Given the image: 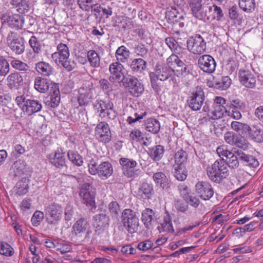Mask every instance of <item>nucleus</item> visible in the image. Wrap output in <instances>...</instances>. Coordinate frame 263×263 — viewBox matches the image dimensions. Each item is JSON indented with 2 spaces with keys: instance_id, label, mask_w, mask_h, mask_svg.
Here are the masks:
<instances>
[{
  "instance_id": "17",
  "label": "nucleus",
  "mask_w": 263,
  "mask_h": 263,
  "mask_svg": "<svg viewBox=\"0 0 263 263\" xmlns=\"http://www.w3.org/2000/svg\"><path fill=\"white\" fill-rule=\"evenodd\" d=\"M198 65L204 72L211 73L216 68V62L211 55L205 54L200 57L198 60Z\"/></svg>"
},
{
  "instance_id": "18",
  "label": "nucleus",
  "mask_w": 263,
  "mask_h": 263,
  "mask_svg": "<svg viewBox=\"0 0 263 263\" xmlns=\"http://www.w3.org/2000/svg\"><path fill=\"white\" fill-rule=\"evenodd\" d=\"M239 79L241 84L246 87L253 88L256 86V78L249 70L240 69Z\"/></svg>"
},
{
  "instance_id": "60",
  "label": "nucleus",
  "mask_w": 263,
  "mask_h": 263,
  "mask_svg": "<svg viewBox=\"0 0 263 263\" xmlns=\"http://www.w3.org/2000/svg\"><path fill=\"white\" fill-rule=\"evenodd\" d=\"M43 212L36 211L31 218V222L34 226H38L44 218Z\"/></svg>"
},
{
  "instance_id": "30",
  "label": "nucleus",
  "mask_w": 263,
  "mask_h": 263,
  "mask_svg": "<svg viewBox=\"0 0 263 263\" xmlns=\"http://www.w3.org/2000/svg\"><path fill=\"white\" fill-rule=\"evenodd\" d=\"M167 67L171 71L175 72L176 69L183 67L184 63L175 54H171L166 60Z\"/></svg>"
},
{
  "instance_id": "59",
  "label": "nucleus",
  "mask_w": 263,
  "mask_h": 263,
  "mask_svg": "<svg viewBox=\"0 0 263 263\" xmlns=\"http://www.w3.org/2000/svg\"><path fill=\"white\" fill-rule=\"evenodd\" d=\"M11 65L13 68L20 71H26L29 67L26 63L18 60H12Z\"/></svg>"
},
{
  "instance_id": "24",
  "label": "nucleus",
  "mask_w": 263,
  "mask_h": 263,
  "mask_svg": "<svg viewBox=\"0 0 263 263\" xmlns=\"http://www.w3.org/2000/svg\"><path fill=\"white\" fill-rule=\"evenodd\" d=\"M95 221L94 226L98 229L100 230L109 224V217L107 215L106 210L93 216Z\"/></svg>"
},
{
  "instance_id": "9",
  "label": "nucleus",
  "mask_w": 263,
  "mask_h": 263,
  "mask_svg": "<svg viewBox=\"0 0 263 263\" xmlns=\"http://www.w3.org/2000/svg\"><path fill=\"white\" fill-rule=\"evenodd\" d=\"M119 163L122 166L123 174L128 178L134 179L142 174L141 171L136 168L137 162L135 160L121 158L119 159Z\"/></svg>"
},
{
  "instance_id": "10",
  "label": "nucleus",
  "mask_w": 263,
  "mask_h": 263,
  "mask_svg": "<svg viewBox=\"0 0 263 263\" xmlns=\"http://www.w3.org/2000/svg\"><path fill=\"white\" fill-rule=\"evenodd\" d=\"M204 100L205 96L203 89L197 87L189 95L187 103L189 107L192 110L197 111L201 109L203 105Z\"/></svg>"
},
{
  "instance_id": "50",
  "label": "nucleus",
  "mask_w": 263,
  "mask_h": 263,
  "mask_svg": "<svg viewBox=\"0 0 263 263\" xmlns=\"http://www.w3.org/2000/svg\"><path fill=\"white\" fill-rule=\"evenodd\" d=\"M238 156L233 153L226 158V162L228 166L232 169H235L238 167L239 165Z\"/></svg>"
},
{
  "instance_id": "20",
  "label": "nucleus",
  "mask_w": 263,
  "mask_h": 263,
  "mask_svg": "<svg viewBox=\"0 0 263 263\" xmlns=\"http://www.w3.org/2000/svg\"><path fill=\"white\" fill-rule=\"evenodd\" d=\"M236 154L238 156L239 161L243 165L253 168L258 166L259 162L254 156L239 151H237Z\"/></svg>"
},
{
  "instance_id": "38",
  "label": "nucleus",
  "mask_w": 263,
  "mask_h": 263,
  "mask_svg": "<svg viewBox=\"0 0 263 263\" xmlns=\"http://www.w3.org/2000/svg\"><path fill=\"white\" fill-rule=\"evenodd\" d=\"M115 57L117 60V62L125 63L129 57V51L124 46H121L116 50Z\"/></svg>"
},
{
  "instance_id": "47",
  "label": "nucleus",
  "mask_w": 263,
  "mask_h": 263,
  "mask_svg": "<svg viewBox=\"0 0 263 263\" xmlns=\"http://www.w3.org/2000/svg\"><path fill=\"white\" fill-rule=\"evenodd\" d=\"M67 156L69 160L76 165L80 166L83 165V158L77 152L69 151L67 153Z\"/></svg>"
},
{
  "instance_id": "35",
  "label": "nucleus",
  "mask_w": 263,
  "mask_h": 263,
  "mask_svg": "<svg viewBox=\"0 0 263 263\" xmlns=\"http://www.w3.org/2000/svg\"><path fill=\"white\" fill-rule=\"evenodd\" d=\"M7 20L10 27L17 29L22 28L24 23L23 17L19 14L8 16Z\"/></svg>"
},
{
  "instance_id": "39",
  "label": "nucleus",
  "mask_w": 263,
  "mask_h": 263,
  "mask_svg": "<svg viewBox=\"0 0 263 263\" xmlns=\"http://www.w3.org/2000/svg\"><path fill=\"white\" fill-rule=\"evenodd\" d=\"M145 129L153 134H157L160 128V122L154 118L148 119L145 123Z\"/></svg>"
},
{
  "instance_id": "31",
  "label": "nucleus",
  "mask_w": 263,
  "mask_h": 263,
  "mask_svg": "<svg viewBox=\"0 0 263 263\" xmlns=\"http://www.w3.org/2000/svg\"><path fill=\"white\" fill-rule=\"evenodd\" d=\"M138 194L142 198L149 199L153 194V187L148 183H143L139 187Z\"/></svg>"
},
{
  "instance_id": "64",
  "label": "nucleus",
  "mask_w": 263,
  "mask_h": 263,
  "mask_svg": "<svg viewBox=\"0 0 263 263\" xmlns=\"http://www.w3.org/2000/svg\"><path fill=\"white\" fill-rule=\"evenodd\" d=\"M241 109H239V108H229V110H226V112L228 113V115L231 118L235 119V120H239L241 118L242 115L240 112V110Z\"/></svg>"
},
{
  "instance_id": "2",
  "label": "nucleus",
  "mask_w": 263,
  "mask_h": 263,
  "mask_svg": "<svg viewBox=\"0 0 263 263\" xmlns=\"http://www.w3.org/2000/svg\"><path fill=\"white\" fill-rule=\"evenodd\" d=\"M97 164V162L93 158L88 161V171L91 175H98L102 179H106L112 175L113 168L109 162L105 161L101 163L99 165Z\"/></svg>"
},
{
  "instance_id": "23",
  "label": "nucleus",
  "mask_w": 263,
  "mask_h": 263,
  "mask_svg": "<svg viewBox=\"0 0 263 263\" xmlns=\"http://www.w3.org/2000/svg\"><path fill=\"white\" fill-rule=\"evenodd\" d=\"M202 110L205 112H209L211 118L213 120L221 118L223 116L224 111L226 110L224 106L219 105H213L212 108L210 109L206 103Z\"/></svg>"
},
{
  "instance_id": "41",
  "label": "nucleus",
  "mask_w": 263,
  "mask_h": 263,
  "mask_svg": "<svg viewBox=\"0 0 263 263\" xmlns=\"http://www.w3.org/2000/svg\"><path fill=\"white\" fill-rule=\"evenodd\" d=\"M231 127L232 130L240 135V134L244 135L247 133L249 125L245 123L234 121L231 122Z\"/></svg>"
},
{
  "instance_id": "12",
  "label": "nucleus",
  "mask_w": 263,
  "mask_h": 263,
  "mask_svg": "<svg viewBox=\"0 0 263 263\" xmlns=\"http://www.w3.org/2000/svg\"><path fill=\"white\" fill-rule=\"evenodd\" d=\"M195 192L201 199L208 201L214 195V191L212 185L208 181H198L195 186Z\"/></svg>"
},
{
  "instance_id": "48",
  "label": "nucleus",
  "mask_w": 263,
  "mask_h": 263,
  "mask_svg": "<svg viewBox=\"0 0 263 263\" xmlns=\"http://www.w3.org/2000/svg\"><path fill=\"white\" fill-rule=\"evenodd\" d=\"M28 43L34 54H38L41 52L42 45L36 36H32L30 38Z\"/></svg>"
},
{
  "instance_id": "57",
  "label": "nucleus",
  "mask_w": 263,
  "mask_h": 263,
  "mask_svg": "<svg viewBox=\"0 0 263 263\" xmlns=\"http://www.w3.org/2000/svg\"><path fill=\"white\" fill-rule=\"evenodd\" d=\"M30 5L29 0H20L16 6L18 8L17 10L20 13H25L28 11Z\"/></svg>"
},
{
  "instance_id": "52",
  "label": "nucleus",
  "mask_w": 263,
  "mask_h": 263,
  "mask_svg": "<svg viewBox=\"0 0 263 263\" xmlns=\"http://www.w3.org/2000/svg\"><path fill=\"white\" fill-rule=\"evenodd\" d=\"M191 10L193 16L199 20H203L208 15V11H204L202 6L192 8Z\"/></svg>"
},
{
  "instance_id": "42",
  "label": "nucleus",
  "mask_w": 263,
  "mask_h": 263,
  "mask_svg": "<svg viewBox=\"0 0 263 263\" xmlns=\"http://www.w3.org/2000/svg\"><path fill=\"white\" fill-rule=\"evenodd\" d=\"M230 79L228 77H224L220 79H214L211 86L216 89L225 90L230 86Z\"/></svg>"
},
{
  "instance_id": "29",
  "label": "nucleus",
  "mask_w": 263,
  "mask_h": 263,
  "mask_svg": "<svg viewBox=\"0 0 263 263\" xmlns=\"http://www.w3.org/2000/svg\"><path fill=\"white\" fill-rule=\"evenodd\" d=\"M79 92L78 101L80 105H86L91 102L92 93L90 89L80 88Z\"/></svg>"
},
{
  "instance_id": "28",
  "label": "nucleus",
  "mask_w": 263,
  "mask_h": 263,
  "mask_svg": "<svg viewBox=\"0 0 263 263\" xmlns=\"http://www.w3.org/2000/svg\"><path fill=\"white\" fill-rule=\"evenodd\" d=\"M42 108L41 103L37 100L28 99L26 101L24 111L26 112L28 115L40 111Z\"/></svg>"
},
{
  "instance_id": "8",
  "label": "nucleus",
  "mask_w": 263,
  "mask_h": 263,
  "mask_svg": "<svg viewBox=\"0 0 263 263\" xmlns=\"http://www.w3.org/2000/svg\"><path fill=\"white\" fill-rule=\"evenodd\" d=\"M125 87L133 96L138 97L144 90V85L137 78L128 75L122 80Z\"/></svg>"
},
{
  "instance_id": "4",
  "label": "nucleus",
  "mask_w": 263,
  "mask_h": 263,
  "mask_svg": "<svg viewBox=\"0 0 263 263\" xmlns=\"http://www.w3.org/2000/svg\"><path fill=\"white\" fill-rule=\"evenodd\" d=\"M121 221L128 233L133 234L137 231L139 225V220L136 213L133 210L124 209L121 213Z\"/></svg>"
},
{
  "instance_id": "49",
  "label": "nucleus",
  "mask_w": 263,
  "mask_h": 263,
  "mask_svg": "<svg viewBox=\"0 0 263 263\" xmlns=\"http://www.w3.org/2000/svg\"><path fill=\"white\" fill-rule=\"evenodd\" d=\"M13 248L6 242H0V254L6 256H11L14 254Z\"/></svg>"
},
{
  "instance_id": "11",
  "label": "nucleus",
  "mask_w": 263,
  "mask_h": 263,
  "mask_svg": "<svg viewBox=\"0 0 263 263\" xmlns=\"http://www.w3.org/2000/svg\"><path fill=\"white\" fill-rule=\"evenodd\" d=\"M7 44L11 50L16 54H21L25 51L24 39L16 32H10L7 37Z\"/></svg>"
},
{
  "instance_id": "36",
  "label": "nucleus",
  "mask_w": 263,
  "mask_h": 263,
  "mask_svg": "<svg viewBox=\"0 0 263 263\" xmlns=\"http://www.w3.org/2000/svg\"><path fill=\"white\" fill-rule=\"evenodd\" d=\"M34 88L41 93H45L49 89V83L46 79L36 77L34 80Z\"/></svg>"
},
{
  "instance_id": "33",
  "label": "nucleus",
  "mask_w": 263,
  "mask_h": 263,
  "mask_svg": "<svg viewBox=\"0 0 263 263\" xmlns=\"http://www.w3.org/2000/svg\"><path fill=\"white\" fill-rule=\"evenodd\" d=\"M164 152V147L161 145H158L150 148L148 154L154 161H158L162 158Z\"/></svg>"
},
{
  "instance_id": "63",
  "label": "nucleus",
  "mask_w": 263,
  "mask_h": 263,
  "mask_svg": "<svg viewBox=\"0 0 263 263\" xmlns=\"http://www.w3.org/2000/svg\"><path fill=\"white\" fill-rule=\"evenodd\" d=\"M108 208L112 217H116L118 215V213L120 211V205L117 201H114L110 202L108 205Z\"/></svg>"
},
{
  "instance_id": "44",
  "label": "nucleus",
  "mask_w": 263,
  "mask_h": 263,
  "mask_svg": "<svg viewBox=\"0 0 263 263\" xmlns=\"http://www.w3.org/2000/svg\"><path fill=\"white\" fill-rule=\"evenodd\" d=\"M87 60L90 66L92 67H99L100 65V58L98 53L93 50H90L87 52Z\"/></svg>"
},
{
  "instance_id": "13",
  "label": "nucleus",
  "mask_w": 263,
  "mask_h": 263,
  "mask_svg": "<svg viewBox=\"0 0 263 263\" xmlns=\"http://www.w3.org/2000/svg\"><path fill=\"white\" fill-rule=\"evenodd\" d=\"M108 70L110 73L109 80L113 84L122 82L123 78H126L124 76V66L120 62H115L111 63Z\"/></svg>"
},
{
  "instance_id": "19",
  "label": "nucleus",
  "mask_w": 263,
  "mask_h": 263,
  "mask_svg": "<svg viewBox=\"0 0 263 263\" xmlns=\"http://www.w3.org/2000/svg\"><path fill=\"white\" fill-rule=\"evenodd\" d=\"M153 179L155 184L163 190L166 191L170 190L171 186L170 181L164 173L159 172L154 173Z\"/></svg>"
},
{
  "instance_id": "37",
  "label": "nucleus",
  "mask_w": 263,
  "mask_h": 263,
  "mask_svg": "<svg viewBox=\"0 0 263 263\" xmlns=\"http://www.w3.org/2000/svg\"><path fill=\"white\" fill-rule=\"evenodd\" d=\"M158 229L160 232L173 233V229L172 219L169 215L164 217L163 222L158 226Z\"/></svg>"
},
{
  "instance_id": "22",
  "label": "nucleus",
  "mask_w": 263,
  "mask_h": 263,
  "mask_svg": "<svg viewBox=\"0 0 263 263\" xmlns=\"http://www.w3.org/2000/svg\"><path fill=\"white\" fill-rule=\"evenodd\" d=\"M248 137L251 140L258 143L263 142V130L257 125L249 126Z\"/></svg>"
},
{
  "instance_id": "40",
  "label": "nucleus",
  "mask_w": 263,
  "mask_h": 263,
  "mask_svg": "<svg viewBox=\"0 0 263 263\" xmlns=\"http://www.w3.org/2000/svg\"><path fill=\"white\" fill-rule=\"evenodd\" d=\"M35 68L40 73L45 76H49L53 73V68L45 62H40L36 64Z\"/></svg>"
},
{
  "instance_id": "55",
  "label": "nucleus",
  "mask_w": 263,
  "mask_h": 263,
  "mask_svg": "<svg viewBox=\"0 0 263 263\" xmlns=\"http://www.w3.org/2000/svg\"><path fill=\"white\" fill-rule=\"evenodd\" d=\"M56 250L59 251L62 254L69 252L72 250V246L69 243L57 242L56 243Z\"/></svg>"
},
{
  "instance_id": "53",
  "label": "nucleus",
  "mask_w": 263,
  "mask_h": 263,
  "mask_svg": "<svg viewBox=\"0 0 263 263\" xmlns=\"http://www.w3.org/2000/svg\"><path fill=\"white\" fill-rule=\"evenodd\" d=\"M10 71V66L5 58L0 56V76H5Z\"/></svg>"
},
{
  "instance_id": "15",
  "label": "nucleus",
  "mask_w": 263,
  "mask_h": 263,
  "mask_svg": "<svg viewBox=\"0 0 263 263\" xmlns=\"http://www.w3.org/2000/svg\"><path fill=\"white\" fill-rule=\"evenodd\" d=\"M94 106L100 112L101 116H106L111 120H114L117 116V112L114 109V105L109 101L100 100L95 102Z\"/></svg>"
},
{
  "instance_id": "45",
  "label": "nucleus",
  "mask_w": 263,
  "mask_h": 263,
  "mask_svg": "<svg viewBox=\"0 0 263 263\" xmlns=\"http://www.w3.org/2000/svg\"><path fill=\"white\" fill-rule=\"evenodd\" d=\"M146 62L143 59H135L131 63L130 67L134 72H142L146 68Z\"/></svg>"
},
{
  "instance_id": "14",
  "label": "nucleus",
  "mask_w": 263,
  "mask_h": 263,
  "mask_svg": "<svg viewBox=\"0 0 263 263\" xmlns=\"http://www.w3.org/2000/svg\"><path fill=\"white\" fill-rule=\"evenodd\" d=\"M186 43L187 49L194 54H201L206 48V43L200 35L190 37Z\"/></svg>"
},
{
  "instance_id": "5",
  "label": "nucleus",
  "mask_w": 263,
  "mask_h": 263,
  "mask_svg": "<svg viewBox=\"0 0 263 263\" xmlns=\"http://www.w3.org/2000/svg\"><path fill=\"white\" fill-rule=\"evenodd\" d=\"M79 195L83 203L89 207L91 211L96 209L95 200L96 191L92 184L89 183L83 184L80 187Z\"/></svg>"
},
{
  "instance_id": "43",
  "label": "nucleus",
  "mask_w": 263,
  "mask_h": 263,
  "mask_svg": "<svg viewBox=\"0 0 263 263\" xmlns=\"http://www.w3.org/2000/svg\"><path fill=\"white\" fill-rule=\"evenodd\" d=\"M238 4L239 8L247 13L253 12L256 7L255 0H239Z\"/></svg>"
},
{
  "instance_id": "46",
  "label": "nucleus",
  "mask_w": 263,
  "mask_h": 263,
  "mask_svg": "<svg viewBox=\"0 0 263 263\" xmlns=\"http://www.w3.org/2000/svg\"><path fill=\"white\" fill-rule=\"evenodd\" d=\"M174 159L175 164L174 165H185L184 163L187 159V154L185 151L181 149L175 153Z\"/></svg>"
},
{
  "instance_id": "1",
  "label": "nucleus",
  "mask_w": 263,
  "mask_h": 263,
  "mask_svg": "<svg viewBox=\"0 0 263 263\" xmlns=\"http://www.w3.org/2000/svg\"><path fill=\"white\" fill-rule=\"evenodd\" d=\"M69 50L68 46L63 43H60L57 46V51L51 55L52 60L58 65H62L67 70L70 71L76 67L73 60L69 59Z\"/></svg>"
},
{
  "instance_id": "27",
  "label": "nucleus",
  "mask_w": 263,
  "mask_h": 263,
  "mask_svg": "<svg viewBox=\"0 0 263 263\" xmlns=\"http://www.w3.org/2000/svg\"><path fill=\"white\" fill-rule=\"evenodd\" d=\"M23 79L18 72L10 74L7 78V85L10 89H16L23 82Z\"/></svg>"
},
{
  "instance_id": "16",
  "label": "nucleus",
  "mask_w": 263,
  "mask_h": 263,
  "mask_svg": "<svg viewBox=\"0 0 263 263\" xmlns=\"http://www.w3.org/2000/svg\"><path fill=\"white\" fill-rule=\"evenodd\" d=\"M95 136L99 141L108 143L111 140V135L108 124L104 122L98 124L95 128Z\"/></svg>"
},
{
  "instance_id": "61",
  "label": "nucleus",
  "mask_w": 263,
  "mask_h": 263,
  "mask_svg": "<svg viewBox=\"0 0 263 263\" xmlns=\"http://www.w3.org/2000/svg\"><path fill=\"white\" fill-rule=\"evenodd\" d=\"M199 197L195 196L189 195L184 199L187 205H190L191 206L197 208L201 203V202L199 199Z\"/></svg>"
},
{
  "instance_id": "7",
  "label": "nucleus",
  "mask_w": 263,
  "mask_h": 263,
  "mask_svg": "<svg viewBox=\"0 0 263 263\" xmlns=\"http://www.w3.org/2000/svg\"><path fill=\"white\" fill-rule=\"evenodd\" d=\"M45 212L48 224L55 226L59 223L62 218L63 209L60 204L52 202L45 206Z\"/></svg>"
},
{
  "instance_id": "6",
  "label": "nucleus",
  "mask_w": 263,
  "mask_h": 263,
  "mask_svg": "<svg viewBox=\"0 0 263 263\" xmlns=\"http://www.w3.org/2000/svg\"><path fill=\"white\" fill-rule=\"evenodd\" d=\"M207 174L211 180L216 183L220 182L222 179L229 175V171L224 162L216 161L207 168Z\"/></svg>"
},
{
  "instance_id": "26",
  "label": "nucleus",
  "mask_w": 263,
  "mask_h": 263,
  "mask_svg": "<svg viewBox=\"0 0 263 263\" xmlns=\"http://www.w3.org/2000/svg\"><path fill=\"white\" fill-rule=\"evenodd\" d=\"M48 159L50 162L57 168H62L66 165L64 154L59 151L49 154Z\"/></svg>"
},
{
  "instance_id": "21",
  "label": "nucleus",
  "mask_w": 263,
  "mask_h": 263,
  "mask_svg": "<svg viewBox=\"0 0 263 263\" xmlns=\"http://www.w3.org/2000/svg\"><path fill=\"white\" fill-rule=\"evenodd\" d=\"M51 94L49 100L46 102V104L51 107L54 108L57 107L60 102V93L58 84H54L51 87Z\"/></svg>"
},
{
  "instance_id": "62",
  "label": "nucleus",
  "mask_w": 263,
  "mask_h": 263,
  "mask_svg": "<svg viewBox=\"0 0 263 263\" xmlns=\"http://www.w3.org/2000/svg\"><path fill=\"white\" fill-rule=\"evenodd\" d=\"M146 115V112L139 111L134 114L133 116H129L126 121L129 124H132L136 122V121H140L143 119L144 116Z\"/></svg>"
},
{
  "instance_id": "58",
  "label": "nucleus",
  "mask_w": 263,
  "mask_h": 263,
  "mask_svg": "<svg viewBox=\"0 0 263 263\" xmlns=\"http://www.w3.org/2000/svg\"><path fill=\"white\" fill-rule=\"evenodd\" d=\"M165 43L168 47L171 49L172 51H174L176 53H179L177 52L178 49H181L177 41L172 37H168L165 39Z\"/></svg>"
},
{
  "instance_id": "3",
  "label": "nucleus",
  "mask_w": 263,
  "mask_h": 263,
  "mask_svg": "<svg viewBox=\"0 0 263 263\" xmlns=\"http://www.w3.org/2000/svg\"><path fill=\"white\" fill-rule=\"evenodd\" d=\"M172 75L171 70L163 64L158 63L155 66L154 72L149 73L151 85L155 91L160 90L158 80L164 81L168 79Z\"/></svg>"
},
{
  "instance_id": "32",
  "label": "nucleus",
  "mask_w": 263,
  "mask_h": 263,
  "mask_svg": "<svg viewBox=\"0 0 263 263\" xmlns=\"http://www.w3.org/2000/svg\"><path fill=\"white\" fill-rule=\"evenodd\" d=\"M154 212L149 208L142 212L141 219L146 228L149 229L154 222Z\"/></svg>"
},
{
  "instance_id": "51",
  "label": "nucleus",
  "mask_w": 263,
  "mask_h": 263,
  "mask_svg": "<svg viewBox=\"0 0 263 263\" xmlns=\"http://www.w3.org/2000/svg\"><path fill=\"white\" fill-rule=\"evenodd\" d=\"M249 145L250 143L246 138L243 136L238 135L237 140H236V142H235L233 146H235L245 151L249 148Z\"/></svg>"
},
{
  "instance_id": "54",
  "label": "nucleus",
  "mask_w": 263,
  "mask_h": 263,
  "mask_svg": "<svg viewBox=\"0 0 263 263\" xmlns=\"http://www.w3.org/2000/svg\"><path fill=\"white\" fill-rule=\"evenodd\" d=\"M239 135L232 131H228L225 133L224 135V139L226 143L231 145H234L235 142H236V140L238 137Z\"/></svg>"
},
{
  "instance_id": "25",
  "label": "nucleus",
  "mask_w": 263,
  "mask_h": 263,
  "mask_svg": "<svg viewBox=\"0 0 263 263\" xmlns=\"http://www.w3.org/2000/svg\"><path fill=\"white\" fill-rule=\"evenodd\" d=\"M88 226V223L86 220L84 218H80L72 226V235L78 237H81L86 231Z\"/></svg>"
},
{
  "instance_id": "56",
  "label": "nucleus",
  "mask_w": 263,
  "mask_h": 263,
  "mask_svg": "<svg viewBox=\"0 0 263 263\" xmlns=\"http://www.w3.org/2000/svg\"><path fill=\"white\" fill-rule=\"evenodd\" d=\"M94 0H77V4L83 11H89Z\"/></svg>"
},
{
  "instance_id": "34",
  "label": "nucleus",
  "mask_w": 263,
  "mask_h": 263,
  "mask_svg": "<svg viewBox=\"0 0 263 263\" xmlns=\"http://www.w3.org/2000/svg\"><path fill=\"white\" fill-rule=\"evenodd\" d=\"M173 174L175 178L180 181L186 179L187 176V170L185 165H174Z\"/></svg>"
}]
</instances>
